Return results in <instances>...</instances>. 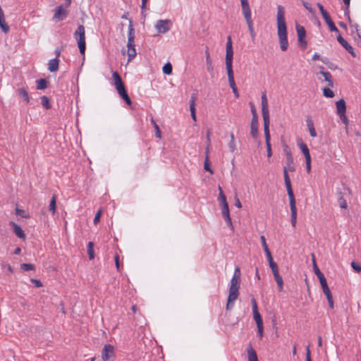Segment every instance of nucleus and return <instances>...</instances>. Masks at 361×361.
<instances>
[{
	"instance_id": "nucleus-1",
	"label": "nucleus",
	"mask_w": 361,
	"mask_h": 361,
	"mask_svg": "<svg viewBox=\"0 0 361 361\" xmlns=\"http://www.w3.org/2000/svg\"><path fill=\"white\" fill-rule=\"evenodd\" d=\"M287 166L283 167V177L286 188L287 190L288 198H289V204L290 208V221L293 227H295L297 222V208H296V202L294 196V193L291 186V182L288 173V171H294L295 170L294 164H293V158L291 154L289 152L287 154Z\"/></svg>"
},
{
	"instance_id": "nucleus-2",
	"label": "nucleus",
	"mask_w": 361,
	"mask_h": 361,
	"mask_svg": "<svg viewBox=\"0 0 361 361\" xmlns=\"http://www.w3.org/2000/svg\"><path fill=\"white\" fill-rule=\"evenodd\" d=\"M277 31L280 48L283 51L287 50L288 47L287 26L285 20V11L281 5L277 7Z\"/></svg>"
},
{
	"instance_id": "nucleus-3",
	"label": "nucleus",
	"mask_w": 361,
	"mask_h": 361,
	"mask_svg": "<svg viewBox=\"0 0 361 361\" xmlns=\"http://www.w3.org/2000/svg\"><path fill=\"white\" fill-rule=\"evenodd\" d=\"M129 20L128 32V61L132 60L136 56L135 44V29L133 27V21Z\"/></svg>"
},
{
	"instance_id": "nucleus-4",
	"label": "nucleus",
	"mask_w": 361,
	"mask_h": 361,
	"mask_svg": "<svg viewBox=\"0 0 361 361\" xmlns=\"http://www.w3.org/2000/svg\"><path fill=\"white\" fill-rule=\"evenodd\" d=\"M240 4L242 6V13L247 23L249 32L252 39H254L255 37V33L254 30V25L252 20V14L249 2L247 0H240Z\"/></svg>"
},
{
	"instance_id": "nucleus-5",
	"label": "nucleus",
	"mask_w": 361,
	"mask_h": 361,
	"mask_svg": "<svg viewBox=\"0 0 361 361\" xmlns=\"http://www.w3.org/2000/svg\"><path fill=\"white\" fill-rule=\"evenodd\" d=\"M73 37L77 40L78 49L81 54H84L86 49L85 44V30L82 25L78 27L73 34Z\"/></svg>"
},
{
	"instance_id": "nucleus-6",
	"label": "nucleus",
	"mask_w": 361,
	"mask_h": 361,
	"mask_svg": "<svg viewBox=\"0 0 361 361\" xmlns=\"http://www.w3.org/2000/svg\"><path fill=\"white\" fill-rule=\"evenodd\" d=\"M171 25L172 23L169 19L158 20L154 27L159 34H165L171 30Z\"/></svg>"
},
{
	"instance_id": "nucleus-7",
	"label": "nucleus",
	"mask_w": 361,
	"mask_h": 361,
	"mask_svg": "<svg viewBox=\"0 0 361 361\" xmlns=\"http://www.w3.org/2000/svg\"><path fill=\"white\" fill-rule=\"evenodd\" d=\"M240 269L238 267H235L233 276L231 280L229 290L239 291L240 284Z\"/></svg>"
},
{
	"instance_id": "nucleus-8",
	"label": "nucleus",
	"mask_w": 361,
	"mask_h": 361,
	"mask_svg": "<svg viewBox=\"0 0 361 361\" xmlns=\"http://www.w3.org/2000/svg\"><path fill=\"white\" fill-rule=\"evenodd\" d=\"M233 51L232 48V41L230 36L228 37L226 46L225 63L226 65H233Z\"/></svg>"
},
{
	"instance_id": "nucleus-9",
	"label": "nucleus",
	"mask_w": 361,
	"mask_h": 361,
	"mask_svg": "<svg viewBox=\"0 0 361 361\" xmlns=\"http://www.w3.org/2000/svg\"><path fill=\"white\" fill-rule=\"evenodd\" d=\"M115 357L114 347L110 344H106L102 351L103 361H109Z\"/></svg>"
},
{
	"instance_id": "nucleus-10",
	"label": "nucleus",
	"mask_w": 361,
	"mask_h": 361,
	"mask_svg": "<svg viewBox=\"0 0 361 361\" xmlns=\"http://www.w3.org/2000/svg\"><path fill=\"white\" fill-rule=\"evenodd\" d=\"M296 31L298 34V44L302 49H305L307 47V41L305 40L306 31L303 26L297 25Z\"/></svg>"
},
{
	"instance_id": "nucleus-11",
	"label": "nucleus",
	"mask_w": 361,
	"mask_h": 361,
	"mask_svg": "<svg viewBox=\"0 0 361 361\" xmlns=\"http://www.w3.org/2000/svg\"><path fill=\"white\" fill-rule=\"evenodd\" d=\"M67 15V11L63 7V5H60L55 9L53 20L56 22L63 20L66 18Z\"/></svg>"
},
{
	"instance_id": "nucleus-12",
	"label": "nucleus",
	"mask_w": 361,
	"mask_h": 361,
	"mask_svg": "<svg viewBox=\"0 0 361 361\" xmlns=\"http://www.w3.org/2000/svg\"><path fill=\"white\" fill-rule=\"evenodd\" d=\"M338 34L337 40L340 44L353 57H355L356 54L355 53L353 47L350 45L348 42L341 35L340 32Z\"/></svg>"
},
{
	"instance_id": "nucleus-13",
	"label": "nucleus",
	"mask_w": 361,
	"mask_h": 361,
	"mask_svg": "<svg viewBox=\"0 0 361 361\" xmlns=\"http://www.w3.org/2000/svg\"><path fill=\"white\" fill-rule=\"evenodd\" d=\"M239 295V291L229 290L228 296L226 303V309L228 310H231L233 307L234 302L236 300Z\"/></svg>"
},
{
	"instance_id": "nucleus-14",
	"label": "nucleus",
	"mask_w": 361,
	"mask_h": 361,
	"mask_svg": "<svg viewBox=\"0 0 361 361\" xmlns=\"http://www.w3.org/2000/svg\"><path fill=\"white\" fill-rule=\"evenodd\" d=\"M312 257L314 271L316 276H317L318 279L319 280L321 286L327 283L324 275L322 273V271L319 270V269L318 268V267L317 265L314 254L312 255Z\"/></svg>"
},
{
	"instance_id": "nucleus-15",
	"label": "nucleus",
	"mask_w": 361,
	"mask_h": 361,
	"mask_svg": "<svg viewBox=\"0 0 361 361\" xmlns=\"http://www.w3.org/2000/svg\"><path fill=\"white\" fill-rule=\"evenodd\" d=\"M120 97L128 104H131V99H130L126 90L125 88L124 84L122 83L120 85H117L115 87Z\"/></svg>"
},
{
	"instance_id": "nucleus-16",
	"label": "nucleus",
	"mask_w": 361,
	"mask_h": 361,
	"mask_svg": "<svg viewBox=\"0 0 361 361\" xmlns=\"http://www.w3.org/2000/svg\"><path fill=\"white\" fill-rule=\"evenodd\" d=\"M262 117H263V121H264V136H269L270 135L269 133V111H262Z\"/></svg>"
},
{
	"instance_id": "nucleus-17",
	"label": "nucleus",
	"mask_w": 361,
	"mask_h": 361,
	"mask_svg": "<svg viewBox=\"0 0 361 361\" xmlns=\"http://www.w3.org/2000/svg\"><path fill=\"white\" fill-rule=\"evenodd\" d=\"M226 68L228 82H229V85H230L231 88V89L236 88L237 86L235 85V79H234L233 65H226Z\"/></svg>"
},
{
	"instance_id": "nucleus-18",
	"label": "nucleus",
	"mask_w": 361,
	"mask_h": 361,
	"mask_svg": "<svg viewBox=\"0 0 361 361\" xmlns=\"http://www.w3.org/2000/svg\"><path fill=\"white\" fill-rule=\"evenodd\" d=\"M322 290H323V292H324V295L326 297V299L328 300L329 307L331 309H333L334 307V300H333V296H332L331 293L330 291V289H329V288L328 286V284L326 283L324 285H322Z\"/></svg>"
},
{
	"instance_id": "nucleus-19",
	"label": "nucleus",
	"mask_w": 361,
	"mask_h": 361,
	"mask_svg": "<svg viewBox=\"0 0 361 361\" xmlns=\"http://www.w3.org/2000/svg\"><path fill=\"white\" fill-rule=\"evenodd\" d=\"M221 212L224 219L227 223L228 226L232 231H233V226L232 224L231 218L230 216L228 206L225 205L224 207H221Z\"/></svg>"
},
{
	"instance_id": "nucleus-20",
	"label": "nucleus",
	"mask_w": 361,
	"mask_h": 361,
	"mask_svg": "<svg viewBox=\"0 0 361 361\" xmlns=\"http://www.w3.org/2000/svg\"><path fill=\"white\" fill-rule=\"evenodd\" d=\"M17 95L22 99L26 104H28L30 102V96L28 91L25 87H20L18 88L16 90Z\"/></svg>"
},
{
	"instance_id": "nucleus-21",
	"label": "nucleus",
	"mask_w": 361,
	"mask_h": 361,
	"mask_svg": "<svg viewBox=\"0 0 361 361\" xmlns=\"http://www.w3.org/2000/svg\"><path fill=\"white\" fill-rule=\"evenodd\" d=\"M320 72L319 73L323 75L324 80L328 82V85L331 87H334V80L331 74L329 72L324 71V68L323 66H320Z\"/></svg>"
},
{
	"instance_id": "nucleus-22",
	"label": "nucleus",
	"mask_w": 361,
	"mask_h": 361,
	"mask_svg": "<svg viewBox=\"0 0 361 361\" xmlns=\"http://www.w3.org/2000/svg\"><path fill=\"white\" fill-rule=\"evenodd\" d=\"M258 118H252L250 123V135L252 137L256 138L258 136Z\"/></svg>"
},
{
	"instance_id": "nucleus-23",
	"label": "nucleus",
	"mask_w": 361,
	"mask_h": 361,
	"mask_svg": "<svg viewBox=\"0 0 361 361\" xmlns=\"http://www.w3.org/2000/svg\"><path fill=\"white\" fill-rule=\"evenodd\" d=\"M323 18H324V21L326 22V23L328 25L329 28L331 32H335L336 33H339L338 29L336 27L334 23L331 20L329 14H327L326 16H324Z\"/></svg>"
},
{
	"instance_id": "nucleus-24",
	"label": "nucleus",
	"mask_w": 361,
	"mask_h": 361,
	"mask_svg": "<svg viewBox=\"0 0 361 361\" xmlns=\"http://www.w3.org/2000/svg\"><path fill=\"white\" fill-rule=\"evenodd\" d=\"M248 361H258L257 355L251 344L247 348Z\"/></svg>"
},
{
	"instance_id": "nucleus-25",
	"label": "nucleus",
	"mask_w": 361,
	"mask_h": 361,
	"mask_svg": "<svg viewBox=\"0 0 361 361\" xmlns=\"http://www.w3.org/2000/svg\"><path fill=\"white\" fill-rule=\"evenodd\" d=\"M337 114H343L346 111L345 102L343 99H341L336 103Z\"/></svg>"
},
{
	"instance_id": "nucleus-26",
	"label": "nucleus",
	"mask_w": 361,
	"mask_h": 361,
	"mask_svg": "<svg viewBox=\"0 0 361 361\" xmlns=\"http://www.w3.org/2000/svg\"><path fill=\"white\" fill-rule=\"evenodd\" d=\"M306 123L310 136L312 137H317V133L314 126L312 119L310 117H307L306 119Z\"/></svg>"
},
{
	"instance_id": "nucleus-27",
	"label": "nucleus",
	"mask_w": 361,
	"mask_h": 361,
	"mask_svg": "<svg viewBox=\"0 0 361 361\" xmlns=\"http://www.w3.org/2000/svg\"><path fill=\"white\" fill-rule=\"evenodd\" d=\"M12 225H13V232L15 233V234L19 238L25 239V235L23 230L22 229V228L19 225H18L17 224H16L14 222H12Z\"/></svg>"
},
{
	"instance_id": "nucleus-28",
	"label": "nucleus",
	"mask_w": 361,
	"mask_h": 361,
	"mask_svg": "<svg viewBox=\"0 0 361 361\" xmlns=\"http://www.w3.org/2000/svg\"><path fill=\"white\" fill-rule=\"evenodd\" d=\"M206 63L207 71L210 73L212 77H214V66L208 51H206Z\"/></svg>"
},
{
	"instance_id": "nucleus-29",
	"label": "nucleus",
	"mask_w": 361,
	"mask_h": 361,
	"mask_svg": "<svg viewBox=\"0 0 361 361\" xmlns=\"http://www.w3.org/2000/svg\"><path fill=\"white\" fill-rule=\"evenodd\" d=\"M59 60L57 58L49 61L48 69L50 72H56L59 69Z\"/></svg>"
},
{
	"instance_id": "nucleus-30",
	"label": "nucleus",
	"mask_w": 361,
	"mask_h": 361,
	"mask_svg": "<svg viewBox=\"0 0 361 361\" xmlns=\"http://www.w3.org/2000/svg\"><path fill=\"white\" fill-rule=\"evenodd\" d=\"M195 101H196V96H195V94H192L190 99V111L191 113V116L194 121H196Z\"/></svg>"
},
{
	"instance_id": "nucleus-31",
	"label": "nucleus",
	"mask_w": 361,
	"mask_h": 361,
	"mask_svg": "<svg viewBox=\"0 0 361 361\" xmlns=\"http://www.w3.org/2000/svg\"><path fill=\"white\" fill-rule=\"evenodd\" d=\"M205 154H205V159H204V169L205 171L209 172L211 174H213L214 171L212 169V168L210 167V163H209V149H208V147H207V149H206Z\"/></svg>"
},
{
	"instance_id": "nucleus-32",
	"label": "nucleus",
	"mask_w": 361,
	"mask_h": 361,
	"mask_svg": "<svg viewBox=\"0 0 361 361\" xmlns=\"http://www.w3.org/2000/svg\"><path fill=\"white\" fill-rule=\"evenodd\" d=\"M298 145L299 146L300 149H301L302 152L303 153L305 158H310V154L309 149L306 144L303 143L301 140L298 142Z\"/></svg>"
},
{
	"instance_id": "nucleus-33",
	"label": "nucleus",
	"mask_w": 361,
	"mask_h": 361,
	"mask_svg": "<svg viewBox=\"0 0 361 361\" xmlns=\"http://www.w3.org/2000/svg\"><path fill=\"white\" fill-rule=\"evenodd\" d=\"M56 199H57L56 195H53L51 198L50 202H49V210L51 212L52 214H54L56 213Z\"/></svg>"
},
{
	"instance_id": "nucleus-34",
	"label": "nucleus",
	"mask_w": 361,
	"mask_h": 361,
	"mask_svg": "<svg viewBox=\"0 0 361 361\" xmlns=\"http://www.w3.org/2000/svg\"><path fill=\"white\" fill-rule=\"evenodd\" d=\"M219 195L218 199L221 203V207H224L225 205L228 206V202L226 201V197L224 195V193L222 190V188L220 186H219Z\"/></svg>"
},
{
	"instance_id": "nucleus-35",
	"label": "nucleus",
	"mask_w": 361,
	"mask_h": 361,
	"mask_svg": "<svg viewBox=\"0 0 361 361\" xmlns=\"http://www.w3.org/2000/svg\"><path fill=\"white\" fill-rule=\"evenodd\" d=\"M274 277L277 283L279 290L282 291L283 288V281L281 276L279 274V273H277L276 274H274Z\"/></svg>"
},
{
	"instance_id": "nucleus-36",
	"label": "nucleus",
	"mask_w": 361,
	"mask_h": 361,
	"mask_svg": "<svg viewBox=\"0 0 361 361\" xmlns=\"http://www.w3.org/2000/svg\"><path fill=\"white\" fill-rule=\"evenodd\" d=\"M37 90H44L47 87L48 82L46 79L41 78L36 81Z\"/></svg>"
},
{
	"instance_id": "nucleus-37",
	"label": "nucleus",
	"mask_w": 361,
	"mask_h": 361,
	"mask_svg": "<svg viewBox=\"0 0 361 361\" xmlns=\"http://www.w3.org/2000/svg\"><path fill=\"white\" fill-rule=\"evenodd\" d=\"M262 101V111H269L268 109V102L267 99V95L265 92H263L261 96Z\"/></svg>"
},
{
	"instance_id": "nucleus-38",
	"label": "nucleus",
	"mask_w": 361,
	"mask_h": 361,
	"mask_svg": "<svg viewBox=\"0 0 361 361\" xmlns=\"http://www.w3.org/2000/svg\"><path fill=\"white\" fill-rule=\"evenodd\" d=\"M150 121L155 130V137L157 138H161V133L159 126L157 125V123H156L155 120L153 118H152L150 119Z\"/></svg>"
},
{
	"instance_id": "nucleus-39",
	"label": "nucleus",
	"mask_w": 361,
	"mask_h": 361,
	"mask_svg": "<svg viewBox=\"0 0 361 361\" xmlns=\"http://www.w3.org/2000/svg\"><path fill=\"white\" fill-rule=\"evenodd\" d=\"M112 78H113V80L114 81L115 87L117 86V85H120L122 83H123L122 80H121V78L120 75L118 73V72H116V71L113 72Z\"/></svg>"
},
{
	"instance_id": "nucleus-40",
	"label": "nucleus",
	"mask_w": 361,
	"mask_h": 361,
	"mask_svg": "<svg viewBox=\"0 0 361 361\" xmlns=\"http://www.w3.org/2000/svg\"><path fill=\"white\" fill-rule=\"evenodd\" d=\"M338 204L341 208L342 209H346L348 207V204L346 202V200L344 199L343 195L342 192L338 193Z\"/></svg>"
},
{
	"instance_id": "nucleus-41",
	"label": "nucleus",
	"mask_w": 361,
	"mask_h": 361,
	"mask_svg": "<svg viewBox=\"0 0 361 361\" xmlns=\"http://www.w3.org/2000/svg\"><path fill=\"white\" fill-rule=\"evenodd\" d=\"M265 137V142H266V147H267V157H271L272 155L271 152V146L270 143V138L271 136H264Z\"/></svg>"
},
{
	"instance_id": "nucleus-42",
	"label": "nucleus",
	"mask_w": 361,
	"mask_h": 361,
	"mask_svg": "<svg viewBox=\"0 0 361 361\" xmlns=\"http://www.w3.org/2000/svg\"><path fill=\"white\" fill-rule=\"evenodd\" d=\"M87 252L90 259H93L94 258V243L92 242H89L87 244Z\"/></svg>"
},
{
	"instance_id": "nucleus-43",
	"label": "nucleus",
	"mask_w": 361,
	"mask_h": 361,
	"mask_svg": "<svg viewBox=\"0 0 361 361\" xmlns=\"http://www.w3.org/2000/svg\"><path fill=\"white\" fill-rule=\"evenodd\" d=\"M0 28L4 33H8L9 32L10 27L6 23L5 18L0 19Z\"/></svg>"
},
{
	"instance_id": "nucleus-44",
	"label": "nucleus",
	"mask_w": 361,
	"mask_h": 361,
	"mask_svg": "<svg viewBox=\"0 0 361 361\" xmlns=\"http://www.w3.org/2000/svg\"><path fill=\"white\" fill-rule=\"evenodd\" d=\"M253 317L257 324V326L263 325L262 319L259 311L253 312Z\"/></svg>"
},
{
	"instance_id": "nucleus-45",
	"label": "nucleus",
	"mask_w": 361,
	"mask_h": 361,
	"mask_svg": "<svg viewBox=\"0 0 361 361\" xmlns=\"http://www.w3.org/2000/svg\"><path fill=\"white\" fill-rule=\"evenodd\" d=\"M41 104L46 109H49L51 107L49 99L47 96H42L41 97Z\"/></svg>"
},
{
	"instance_id": "nucleus-46",
	"label": "nucleus",
	"mask_w": 361,
	"mask_h": 361,
	"mask_svg": "<svg viewBox=\"0 0 361 361\" xmlns=\"http://www.w3.org/2000/svg\"><path fill=\"white\" fill-rule=\"evenodd\" d=\"M162 71H163V73L164 74H166V75L171 74V73H172V66H171V64L169 62L166 63L164 66V67L162 68Z\"/></svg>"
},
{
	"instance_id": "nucleus-47",
	"label": "nucleus",
	"mask_w": 361,
	"mask_h": 361,
	"mask_svg": "<svg viewBox=\"0 0 361 361\" xmlns=\"http://www.w3.org/2000/svg\"><path fill=\"white\" fill-rule=\"evenodd\" d=\"M323 94L327 98H333L334 97V92L329 87L323 89Z\"/></svg>"
},
{
	"instance_id": "nucleus-48",
	"label": "nucleus",
	"mask_w": 361,
	"mask_h": 361,
	"mask_svg": "<svg viewBox=\"0 0 361 361\" xmlns=\"http://www.w3.org/2000/svg\"><path fill=\"white\" fill-rule=\"evenodd\" d=\"M20 267L25 271L34 270L35 267L32 264L23 263L20 264Z\"/></svg>"
},
{
	"instance_id": "nucleus-49",
	"label": "nucleus",
	"mask_w": 361,
	"mask_h": 361,
	"mask_svg": "<svg viewBox=\"0 0 361 361\" xmlns=\"http://www.w3.org/2000/svg\"><path fill=\"white\" fill-rule=\"evenodd\" d=\"M228 147H229L231 152H233L236 149L235 144L234 135L232 133H231V140L228 143Z\"/></svg>"
},
{
	"instance_id": "nucleus-50",
	"label": "nucleus",
	"mask_w": 361,
	"mask_h": 361,
	"mask_svg": "<svg viewBox=\"0 0 361 361\" xmlns=\"http://www.w3.org/2000/svg\"><path fill=\"white\" fill-rule=\"evenodd\" d=\"M260 240H261V243H262V245L263 247V249L264 250V252H267L269 250V247H268V245L266 243V238L264 235H261L260 237Z\"/></svg>"
},
{
	"instance_id": "nucleus-51",
	"label": "nucleus",
	"mask_w": 361,
	"mask_h": 361,
	"mask_svg": "<svg viewBox=\"0 0 361 361\" xmlns=\"http://www.w3.org/2000/svg\"><path fill=\"white\" fill-rule=\"evenodd\" d=\"M269 267L271 269L273 275L279 273V267L276 262H272L271 264L269 265Z\"/></svg>"
},
{
	"instance_id": "nucleus-52",
	"label": "nucleus",
	"mask_w": 361,
	"mask_h": 361,
	"mask_svg": "<svg viewBox=\"0 0 361 361\" xmlns=\"http://www.w3.org/2000/svg\"><path fill=\"white\" fill-rule=\"evenodd\" d=\"M352 268L357 273L361 271V265L355 262H351Z\"/></svg>"
},
{
	"instance_id": "nucleus-53",
	"label": "nucleus",
	"mask_w": 361,
	"mask_h": 361,
	"mask_svg": "<svg viewBox=\"0 0 361 361\" xmlns=\"http://www.w3.org/2000/svg\"><path fill=\"white\" fill-rule=\"evenodd\" d=\"M320 12H321V14L322 16V17L326 16L327 14H329V13L324 9V6H322V4L320 3H317V4Z\"/></svg>"
},
{
	"instance_id": "nucleus-54",
	"label": "nucleus",
	"mask_w": 361,
	"mask_h": 361,
	"mask_svg": "<svg viewBox=\"0 0 361 361\" xmlns=\"http://www.w3.org/2000/svg\"><path fill=\"white\" fill-rule=\"evenodd\" d=\"M320 12H321V14L322 16V17L326 16L327 14H329V13L324 9V6H322V4L320 3H317V4Z\"/></svg>"
},
{
	"instance_id": "nucleus-55",
	"label": "nucleus",
	"mask_w": 361,
	"mask_h": 361,
	"mask_svg": "<svg viewBox=\"0 0 361 361\" xmlns=\"http://www.w3.org/2000/svg\"><path fill=\"white\" fill-rule=\"evenodd\" d=\"M251 304H252V312L258 311L257 303V301L255 299V298H252Z\"/></svg>"
},
{
	"instance_id": "nucleus-56",
	"label": "nucleus",
	"mask_w": 361,
	"mask_h": 361,
	"mask_svg": "<svg viewBox=\"0 0 361 361\" xmlns=\"http://www.w3.org/2000/svg\"><path fill=\"white\" fill-rule=\"evenodd\" d=\"M266 255H267V260L269 262V264H271L272 262H275L273 259V257L271 256V251L269 250L267 252H265Z\"/></svg>"
},
{
	"instance_id": "nucleus-57",
	"label": "nucleus",
	"mask_w": 361,
	"mask_h": 361,
	"mask_svg": "<svg viewBox=\"0 0 361 361\" xmlns=\"http://www.w3.org/2000/svg\"><path fill=\"white\" fill-rule=\"evenodd\" d=\"M266 255H267V260L269 262V264H271L272 262H275L273 259V257L271 256V251L269 250L267 252H265Z\"/></svg>"
},
{
	"instance_id": "nucleus-58",
	"label": "nucleus",
	"mask_w": 361,
	"mask_h": 361,
	"mask_svg": "<svg viewBox=\"0 0 361 361\" xmlns=\"http://www.w3.org/2000/svg\"><path fill=\"white\" fill-rule=\"evenodd\" d=\"M250 104L251 112H252V118H258L257 117V114L255 105L252 102H250Z\"/></svg>"
},
{
	"instance_id": "nucleus-59",
	"label": "nucleus",
	"mask_w": 361,
	"mask_h": 361,
	"mask_svg": "<svg viewBox=\"0 0 361 361\" xmlns=\"http://www.w3.org/2000/svg\"><path fill=\"white\" fill-rule=\"evenodd\" d=\"M306 161V169L307 173H310L311 171V157L305 159Z\"/></svg>"
},
{
	"instance_id": "nucleus-60",
	"label": "nucleus",
	"mask_w": 361,
	"mask_h": 361,
	"mask_svg": "<svg viewBox=\"0 0 361 361\" xmlns=\"http://www.w3.org/2000/svg\"><path fill=\"white\" fill-rule=\"evenodd\" d=\"M356 34L357 36L356 41H357V44L361 47V33L360 32L358 26L356 27Z\"/></svg>"
},
{
	"instance_id": "nucleus-61",
	"label": "nucleus",
	"mask_w": 361,
	"mask_h": 361,
	"mask_svg": "<svg viewBox=\"0 0 361 361\" xmlns=\"http://www.w3.org/2000/svg\"><path fill=\"white\" fill-rule=\"evenodd\" d=\"M257 334L259 335V336L262 338L263 337V329H264V326L263 325L262 326H257Z\"/></svg>"
},
{
	"instance_id": "nucleus-62",
	"label": "nucleus",
	"mask_w": 361,
	"mask_h": 361,
	"mask_svg": "<svg viewBox=\"0 0 361 361\" xmlns=\"http://www.w3.org/2000/svg\"><path fill=\"white\" fill-rule=\"evenodd\" d=\"M305 361H312L311 355H310V347L309 346H307L306 348V359H305Z\"/></svg>"
},
{
	"instance_id": "nucleus-63",
	"label": "nucleus",
	"mask_w": 361,
	"mask_h": 361,
	"mask_svg": "<svg viewBox=\"0 0 361 361\" xmlns=\"http://www.w3.org/2000/svg\"><path fill=\"white\" fill-rule=\"evenodd\" d=\"M101 216V211H98L97 214H95V216L94 218V223L97 224L100 220Z\"/></svg>"
},
{
	"instance_id": "nucleus-64",
	"label": "nucleus",
	"mask_w": 361,
	"mask_h": 361,
	"mask_svg": "<svg viewBox=\"0 0 361 361\" xmlns=\"http://www.w3.org/2000/svg\"><path fill=\"white\" fill-rule=\"evenodd\" d=\"M341 120L344 123H348V118L345 115V113H343V114H339L338 115Z\"/></svg>"
}]
</instances>
